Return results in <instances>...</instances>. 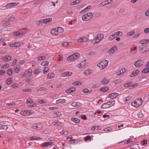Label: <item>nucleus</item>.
<instances>
[{
	"mask_svg": "<svg viewBox=\"0 0 149 149\" xmlns=\"http://www.w3.org/2000/svg\"><path fill=\"white\" fill-rule=\"evenodd\" d=\"M20 114L21 115L24 116H27L26 110H25L22 111L20 112Z\"/></svg>",
	"mask_w": 149,
	"mask_h": 149,
	"instance_id": "nucleus-55",
	"label": "nucleus"
},
{
	"mask_svg": "<svg viewBox=\"0 0 149 149\" xmlns=\"http://www.w3.org/2000/svg\"><path fill=\"white\" fill-rule=\"evenodd\" d=\"M72 73L71 72L67 71L63 72L61 75V76L62 77H69L72 75Z\"/></svg>",
	"mask_w": 149,
	"mask_h": 149,
	"instance_id": "nucleus-13",
	"label": "nucleus"
},
{
	"mask_svg": "<svg viewBox=\"0 0 149 149\" xmlns=\"http://www.w3.org/2000/svg\"><path fill=\"white\" fill-rule=\"evenodd\" d=\"M86 14L87 17H89L92 18L93 17V14L91 12L88 13H86Z\"/></svg>",
	"mask_w": 149,
	"mask_h": 149,
	"instance_id": "nucleus-60",
	"label": "nucleus"
},
{
	"mask_svg": "<svg viewBox=\"0 0 149 149\" xmlns=\"http://www.w3.org/2000/svg\"><path fill=\"white\" fill-rule=\"evenodd\" d=\"M81 0H77L71 2L70 3V5L71 6H73L74 5L77 4L81 3Z\"/></svg>",
	"mask_w": 149,
	"mask_h": 149,
	"instance_id": "nucleus-25",
	"label": "nucleus"
},
{
	"mask_svg": "<svg viewBox=\"0 0 149 149\" xmlns=\"http://www.w3.org/2000/svg\"><path fill=\"white\" fill-rule=\"evenodd\" d=\"M36 129L38 130H40L42 129L43 126L42 124H39L38 125H36Z\"/></svg>",
	"mask_w": 149,
	"mask_h": 149,
	"instance_id": "nucleus-48",
	"label": "nucleus"
},
{
	"mask_svg": "<svg viewBox=\"0 0 149 149\" xmlns=\"http://www.w3.org/2000/svg\"><path fill=\"white\" fill-rule=\"evenodd\" d=\"M82 84L81 83V81H76L72 83V85L74 86H78L79 85H81Z\"/></svg>",
	"mask_w": 149,
	"mask_h": 149,
	"instance_id": "nucleus-45",
	"label": "nucleus"
},
{
	"mask_svg": "<svg viewBox=\"0 0 149 149\" xmlns=\"http://www.w3.org/2000/svg\"><path fill=\"white\" fill-rule=\"evenodd\" d=\"M117 46L115 45L110 49L108 52V53L109 54H111L115 52L117 49Z\"/></svg>",
	"mask_w": 149,
	"mask_h": 149,
	"instance_id": "nucleus-10",
	"label": "nucleus"
},
{
	"mask_svg": "<svg viewBox=\"0 0 149 149\" xmlns=\"http://www.w3.org/2000/svg\"><path fill=\"white\" fill-rule=\"evenodd\" d=\"M149 42V39H143L141 40L139 42V43L141 45H143L146 44Z\"/></svg>",
	"mask_w": 149,
	"mask_h": 149,
	"instance_id": "nucleus-21",
	"label": "nucleus"
},
{
	"mask_svg": "<svg viewBox=\"0 0 149 149\" xmlns=\"http://www.w3.org/2000/svg\"><path fill=\"white\" fill-rule=\"evenodd\" d=\"M7 74L10 75H11L13 74V71L12 69H10L8 70Z\"/></svg>",
	"mask_w": 149,
	"mask_h": 149,
	"instance_id": "nucleus-56",
	"label": "nucleus"
},
{
	"mask_svg": "<svg viewBox=\"0 0 149 149\" xmlns=\"http://www.w3.org/2000/svg\"><path fill=\"white\" fill-rule=\"evenodd\" d=\"M46 88L44 87H41L37 90V91H46Z\"/></svg>",
	"mask_w": 149,
	"mask_h": 149,
	"instance_id": "nucleus-57",
	"label": "nucleus"
},
{
	"mask_svg": "<svg viewBox=\"0 0 149 149\" xmlns=\"http://www.w3.org/2000/svg\"><path fill=\"white\" fill-rule=\"evenodd\" d=\"M142 104V100L141 99L137 100L131 103V105L136 108L140 106Z\"/></svg>",
	"mask_w": 149,
	"mask_h": 149,
	"instance_id": "nucleus-4",
	"label": "nucleus"
},
{
	"mask_svg": "<svg viewBox=\"0 0 149 149\" xmlns=\"http://www.w3.org/2000/svg\"><path fill=\"white\" fill-rule=\"evenodd\" d=\"M91 5L89 6H87L86 8H84V9L82 10V11H81L80 12V13H82L85 12L86 11V10H89V9H90L91 8Z\"/></svg>",
	"mask_w": 149,
	"mask_h": 149,
	"instance_id": "nucleus-38",
	"label": "nucleus"
},
{
	"mask_svg": "<svg viewBox=\"0 0 149 149\" xmlns=\"http://www.w3.org/2000/svg\"><path fill=\"white\" fill-rule=\"evenodd\" d=\"M109 90V88L107 87H104L101 88L100 91L101 92H107Z\"/></svg>",
	"mask_w": 149,
	"mask_h": 149,
	"instance_id": "nucleus-32",
	"label": "nucleus"
},
{
	"mask_svg": "<svg viewBox=\"0 0 149 149\" xmlns=\"http://www.w3.org/2000/svg\"><path fill=\"white\" fill-rule=\"evenodd\" d=\"M104 3V1L101 2V3L99 4L98 5V8H100V7H103V6H105V3Z\"/></svg>",
	"mask_w": 149,
	"mask_h": 149,
	"instance_id": "nucleus-58",
	"label": "nucleus"
},
{
	"mask_svg": "<svg viewBox=\"0 0 149 149\" xmlns=\"http://www.w3.org/2000/svg\"><path fill=\"white\" fill-rule=\"evenodd\" d=\"M58 30L57 28L53 29L51 31V33L53 35H57L59 34Z\"/></svg>",
	"mask_w": 149,
	"mask_h": 149,
	"instance_id": "nucleus-14",
	"label": "nucleus"
},
{
	"mask_svg": "<svg viewBox=\"0 0 149 149\" xmlns=\"http://www.w3.org/2000/svg\"><path fill=\"white\" fill-rule=\"evenodd\" d=\"M11 56H7L3 57L2 60L3 61H6L7 62L11 60Z\"/></svg>",
	"mask_w": 149,
	"mask_h": 149,
	"instance_id": "nucleus-17",
	"label": "nucleus"
},
{
	"mask_svg": "<svg viewBox=\"0 0 149 149\" xmlns=\"http://www.w3.org/2000/svg\"><path fill=\"white\" fill-rule=\"evenodd\" d=\"M132 148L134 149H140V147H139V145L138 144H135L133 145L132 146Z\"/></svg>",
	"mask_w": 149,
	"mask_h": 149,
	"instance_id": "nucleus-43",
	"label": "nucleus"
},
{
	"mask_svg": "<svg viewBox=\"0 0 149 149\" xmlns=\"http://www.w3.org/2000/svg\"><path fill=\"white\" fill-rule=\"evenodd\" d=\"M42 0H35L33 3V5H37L41 2Z\"/></svg>",
	"mask_w": 149,
	"mask_h": 149,
	"instance_id": "nucleus-52",
	"label": "nucleus"
},
{
	"mask_svg": "<svg viewBox=\"0 0 149 149\" xmlns=\"http://www.w3.org/2000/svg\"><path fill=\"white\" fill-rule=\"evenodd\" d=\"M9 21H13V22H15L17 21V19H16L15 17H13L12 16L10 17V18H9Z\"/></svg>",
	"mask_w": 149,
	"mask_h": 149,
	"instance_id": "nucleus-40",
	"label": "nucleus"
},
{
	"mask_svg": "<svg viewBox=\"0 0 149 149\" xmlns=\"http://www.w3.org/2000/svg\"><path fill=\"white\" fill-rule=\"evenodd\" d=\"M54 74L53 73H49L47 76V78L48 79H51L54 77Z\"/></svg>",
	"mask_w": 149,
	"mask_h": 149,
	"instance_id": "nucleus-39",
	"label": "nucleus"
},
{
	"mask_svg": "<svg viewBox=\"0 0 149 149\" xmlns=\"http://www.w3.org/2000/svg\"><path fill=\"white\" fill-rule=\"evenodd\" d=\"M52 18H49L43 19L44 24H47L49 23L52 20Z\"/></svg>",
	"mask_w": 149,
	"mask_h": 149,
	"instance_id": "nucleus-22",
	"label": "nucleus"
},
{
	"mask_svg": "<svg viewBox=\"0 0 149 149\" xmlns=\"http://www.w3.org/2000/svg\"><path fill=\"white\" fill-rule=\"evenodd\" d=\"M14 72L16 73H19L21 70L20 66L19 65H17V66L14 68Z\"/></svg>",
	"mask_w": 149,
	"mask_h": 149,
	"instance_id": "nucleus-19",
	"label": "nucleus"
},
{
	"mask_svg": "<svg viewBox=\"0 0 149 149\" xmlns=\"http://www.w3.org/2000/svg\"><path fill=\"white\" fill-rule=\"evenodd\" d=\"M40 138L36 137L35 136H33L31 137L30 139L33 140H38L40 139Z\"/></svg>",
	"mask_w": 149,
	"mask_h": 149,
	"instance_id": "nucleus-51",
	"label": "nucleus"
},
{
	"mask_svg": "<svg viewBox=\"0 0 149 149\" xmlns=\"http://www.w3.org/2000/svg\"><path fill=\"white\" fill-rule=\"evenodd\" d=\"M27 116L31 115L34 113V111L31 110H26Z\"/></svg>",
	"mask_w": 149,
	"mask_h": 149,
	"instance_id": "nucleus-36",
	"label": "nucleus"
},
{
	"mask_svg": "<svg viewBox=\"0 0 149 149\" xmlns=\"http://www.w3.org/2000/svg\"><path fill=\"white\" fill-rule=\"evenodd\" d=\"M62 123L58 120H56L52 123V124L54 125L59 126Z\"/></svg>",
	"mask_w": 149,
	"mask_h": 149,
	"instance_id": "nucleus-23",
	"label": "nucleus"
},
{
	"mask_svg": "<svg viewBox=\"0 0 149 149\" xmlns=\"http://www.w3.org/2000/svg\"><path fill=\"white\" fill-rule=\"evenodd\" d=\"M82 105L81 103L79 102H73L71 104V105L74 107L78 106H81Z\"/></svg>",
	"mask_w": 149,
	"mask_h": 149,
	"instance_id": "nucleus-24",
	"label": "nucleus"
},
{
	"mask_svg": "<svg viewBox=\"0 0 149 149\" xmlns=\"http://www.w3.org/2000/svg\"><path fill=\"white\" fill-rule=\"evenodd\" d=\"M19 4V3H10L7 4L6 6H3V8H9L13 6H15Z\"/></svg>",
	"mask_w": 149,
	"mask_h": 149,
	"instance_id": "nucleus-7",
	"label": "nucleus"
},
{
	"mask_svg": "<svg viewBox=\"0 0 149 149\" xmlns=\"http://www.w3.org/2000/svg\"><path fill=\"white\" fill-rule=\"evenodd\" d=\"M112 1V0H107L104 1L105 6L109 5L110 3Z\"/></svg>",
	"mask_w": 149,
	"mask_h": 149,
	"instance_id": "nucleus-53",
	"label": "nucleus"
},
{
	"mask_svg": "<svg viewBox=\"0 0 149 149\" xmlns=\"http://www.w3.org/2000/svg\"><path fill=\"white\" fill-rule=\"evenodd\" d=\"M86 63H84V61H82L80 64V66H79V68H81L84 67Z\"/></svg>",
	"mask_w": 149,
	"mask_h": 149,
	"instance_id": "nucleus-63",
	"label": "nucleus"
},
{
	"mask_svg": "<svg viewBox=\"0 0 149 149\" xmlns=\"http://www.w3.org/2000/svg\"><path fill=\"white\" fill-rule=\"evenodd\" d=\"M149 72V66L143 69L142 72L143 73H147Z\"/></svg>",
	"mask_w": 149,
	"mask_h": 149,
	"instance_id": "nucleus-37",
	"label": "nucleus"
},
{
	"mask_svg": "<svg viewBox=\"0 0 149 149\" xmlns=\"http://www.w3.org/2000/svg\"><path fill=\"white\" fill-rule=\"evenodd\" d=\"M144 63L145 62L143 60H139L135 62L134 65L136 67H141Z\"/></svg>",
	"mask_w": 149,
	"mask_h": 149,
	"instance_id": "nucleus-6",
	"label": "nucleus"
},
{
	"mask_svg": "<svg viewBox=\"0 0 149 149\" xmlns=\"http://www.w3.org/2000/svg\"><path fill=\"white\" fill-rule=\"evenodd\" d=\"M79 56V54L78 53H75L69 56L67 58V60L69 62H71L75 60Z\"/></svg>",
	"mask_w": 149,
	"mask_h": 149,
	"instance_id": "nucleus-3",
	"label": "nucleus"
},
{
	"mask_svg": "<svg viewBox=\"0 0 149 149\" xmlns=\"http://www.w3.org/2000/svg\"><path fill=\"white\" fill-rule=\"evenodd\" d=\"M40 73V70L38 69L35 70L33 72V73L34 74H38Z\"/></svg>",
	"mask_w": 149,
	"mask_h": 149,
	"instance_id": "nucleus-49",
	"label": "nucleus"
},
{
	"mask_svg": "<svg viewBox=\"0 0 149 149\" xmlns=\"http://www.w3.org/2000/svg\"><path fill=\"white\" fill-rule=\"evenodd\" d=\"M61 113L60 112H57L53 113L52 116L55 117H58L61 115Z\"/></svg>",
	"mask_w": 149,
	"mask_h": 149,
	"instance_id": "nucleus-29",
	"label": "nucleus"
},
{
	"mask_svg": "<svg viewBox=\"0 0 149 149\" xmlns=\"http://www.w3.org/2000/svg\"><path fill=\"white\" fill-rule=\"evenodd\" d=\"M66 101V100L65 99H59L58 100H57L56 102V103L57 104L59 103H61L62 102H65Z\"/></svg>",
	"mask_w": 149,
	"mask_h": 149,
	"instance_id": "nucleus-44",
	"label": "nucleus"
},
{
	"mask_svg": "<svg viewBox=\"0 0 149 149\" xmlns=\"http://www.w3.org/2000/svg\"><path fill=\"white\" fill-rule=\"evenodd\" d=\"M104 37V35L103 34H99L95 37V39L98 42L103 38Z\"/></svg>",
	"mask_w": 149,
	"mask_h": 149,
	"instance_id": "nucleus-8",
	"label": "nucleus"
},
{
	"mask_svg": "<svg viewBox=\"0 0 149 149\" xmlns=\"http://www.w3.org/2000/svg\"><path fill=\"white\" fill-rule=\"evenodd\" d=\"M92 91L91 90H89L87 88H85L83 89L82 92L84 93H90Z\"/></svg>",
	"mask_w": 149,
	"mask_h": 149,
	"instance_id": "nucleus-42",
	"label": "nucleus"
},
{
	"mask_svg": "<svg viewBox=\"0 0 149 149\" xmlns=\"http://www.w3.org/2000/svg\"><path fill=\"white\" fill-rule=\"evenodd\" d=\"M76 90V88L74 87L67 89L65 90V92L67 93H70L72 92L75 91Z\"/></svg>",
	"mask_w": 149,
	"mask_h": 149,
	"instance_id": "nucleus-20",
	"label": "nucleus"
},
{
	"mask_svg": "<svg viewBox=\"0 0 149 149\" xmlns=\"http://www.w3.org/2000/svg\"><path fill=\"white\" fill-rule=\"evenodd\" d=\"M27 72V76H25L26 75H22L21 76V77L22 78H23L24 77H30L32 75V70L31 69H29L27 70H26Z\"/></svg>",
	"mask_w": 149,
	"mask_h": 149,
	"instance_id": "nucleus-9",
	"label": "nucleus"
},
{
	"mask_svg": "<svg viewBox=\"0 0 149 149\" xmlns=\"http://www.w3.org/2000/svg\"><path fill=\"white\" fill-rule=\"evenodd\" d=\"M72 121L76 123H78L80 122V120L78 119L77 118H75L73 117L71 119Z\"/></svg>",
	"mask_w": 149,
	"mask_h": 149,
	"instance_id": "nucleus-27",
	"label": "nucleus"
},
{
	"mask_svg": "<svg viewBox=\"0 0 149 149\" xmlns=\"http://www.w3.org/2000/svg\"><path fill=\"white\" fill-rule=\"evenodd\" d=\"M91 70L90 69H88L85 70L84 72V74L85 75L87 76L91 74Z\"/></svg>",
	"mask_w": 149,
	"mask_h": 149,
	"instance_id": "nucleus-28",
	"label": "nucleus"
},
{
	"mask_svg": "<svg viewBox=\"0 0 149 149\" xmlns=\"http://www.w3.org/2000/svg\"><path fill=\"white\" fill-rule=\"evenodd\" d=\"M2 24L3 26L5 27H6L8 26L10 22L9 21H3L2 22Z\"/></svg>",
	"mask_w": 149,
	"mask_h": 149,
	"instance_id": "nucleus-41",
	"label": "nucleus"
},
{
	"mask_svg": "<svg viewBox=\"0 0 149 149\" xmlns=\"http://www.w3.org/2000/svg\"><path fill=\"white\" fill-rule=\"evenodd\" d=\"M58 30L59 33H61L63 32L64 29L61 27H58L57 28Z\"/></svg>",
	"mask_w": 149,
	"mask_h": 149,
	"instance_id": "nucleus-46",
	"label": "nucleus"
},
{
	"mask_svg": "<svg viewBox=\"0 0 149 149\" xmlns=\"http://www.w3.org/2000/svg\"><path fill=\"white\" fill-rule=\"evenodd\" d=\"M49 64V62L48 61H45L42 62L41 63V65L45 66L46 65H48Z\"/></svg>",
	"mask_w": 149,
	"mask_h": 149,
	"instance_id": "nucleus-54",
	"label": "nucleus"
},
{
	"mask_svg": "<svg viewBox=\"0 0 149 149\" xmlns=\"http://www.w3.org/2000/svg\"><path fill=\"white\" fill-rule=\"evenodd\" d=\"M88 40L87 38L85 37H84L80 38L78 40V42H86Z\"/></svg>",
	"mask_w": 149,
	"mask_h": 149,
	"instance_id": "nucleus-18",
	"label": "nucleus"
},
{
	"mask_svg": "<svg viewBox=\"0 0 149 149\" xmlns=\"http://www.w3.org/2000/svg\"><path fill=\"white\" fill-rule=\"evenodd\" d=\"M8 126L6 125H3L0 126V130H6L8 128Z\"/></svg>",
	"mask_w": 149,
	"mask_h": 149,
	"instance_id": "nucleus-35",
	"label": "nucleus"
},
{
	"mask_svg": "<svg viewBox=\"0 0 149 149\" xmlns=\"http://www.w3.org/2000/svg\"><path fill=\"white\" fill-rule=\"evenodd\" d=\"M69 45V43L68 42H65L62 43V46L64 47H68Z\"/></svg>",
	"mask_w": 149,
	"mask_h": 149,
	"instance_id": "nucleus-47",
	"label": "nucleus"
},
{
	"mask_svg": "<svg viewBox=\"0 0 149 149\" xmlns=\"http://www.w3.org/2000/svg\"><path fill=\"white\" fill-rule=\"evenodd\" d=\"M33 100L30 98H29L28 99H27L26 100V103L27 104H28L29 103H30V104H32L33 103Z\"/></svg>",
	"mask_w": 149,
	"mask_h": 149,
	"instance_id": "nucleus-64",
	"label": "nucleus"
},
{
	"mask_svg": "<svg viewBox=\"0 0 149 149\" xmlns=\"http://www.w3.org/2000/svg\"><path fill=\"white\" fill-rule=\"evenodd\" d=\"M51 144L50 143L47 142L44 143L42 144L41 145V146L42 147H45L48 146H50Z\"/></svg>",
	"mask_w": 149,
	"mask_h": 149,
	"instance_id": "nucleus-31",
	"label": "nucleus"
},
{
	"mask_svg": "<svg viewBox=\"0 0 149 149\" xmlns=\"http://www.w3.org/2000/svg\"><path fill=\"white\" fill-rule=\"evenodd\" d=\"M49 69L47 67H46L43 70V72L44 74H46L49 71Z\"/></svg>",
	"mask_w": 149,
	"mask_h": 149,
	"instance_id": "nucleus-61",
	"label": "nucleus"
},
{
	"mask_svg": "<svg viewBox=\"0 0 149 149\" xmlns=\"http://www.w3.org/2000/svg\"><path fill=\"white\" fill-rule=\"evenodd\" d=\"M118 95V94L116 93H113L109 95L108 97L111 99H113Z\"/></svg>",
	"mask_w": 149,
	"mask_h": 149,
	"instance_id": "nucleus-12",
	"label": "nucleus"
},
{
	"mask_svg": "<svg viewBox=\"0 0 149 149\" xmlns=\"http://www.w3.org/2000/svg\"><path fill=\"white\" fill-rule=\"evenodd\" d=\"M116 74L118 76H120L122 74H123V71H121V70H120V71L116 72Z\"/></svg>",
	"mask_w": 149,
	"mask_h": 149,
	"instance_id": "nucleus-62",
	"label": "nucleus"
},
{
	"mask_svg": "<svg viewBox=\"0 0 149 149\" xmlns=\"http://www.w3.org/2000/svg\"><path fill=\"white\" fill-rule=\"evenodd\" d=\"M149 51V46H146L145 47L143 46L139 47V52L141 54H143Z\"/></svg>",
	"mask_w": 149,
	"mask_h": 149,
	"instance_id": "nucleus-5",
	"label": "nucleus"
},
{
	"mask_svg": "<svg viewBox=\"0 0 149 149\" xmlns=\"http://www.w3.org/2000/svg\"><path fill=\"white\" fill-rule=\"evenodd\" d=\"M116 37V36L115 35L114 33L112 34L111 35L109 38V40H112L115 38Z\"/></svg>",
	"mask_w": 149,
	"mask_h": 149,
	"instance_id": "nucleus-34",
	"label": "nucleus"
},
{
	"mask_svg": "<svg viewBox=\"0 0 149 149\" xmlns=\"http://www.w3.org/2000/svg\"><path fill=\"white\" fill-rule=\"evenodd\" d=\"M112 130V128L109 127L104 129V131L106 132H109Z\"/></svg>",
	"mask_w": 149,
	"mask_h": 149,
	"instance_id": "nucleus-59",
	"label": "nucleus"
},
{
	"mask_svg": "<svg viewBox=\"0 0 149 149\" xmlns=\"http://www.w3.org/2000/svg\"><path fill=\"white\" fill-rule=\"evenodd\" d=\"M115 101L113 100L112 101H109L107 103L103 104L101 106L102 109H105L108 108L113 105L114 104Z\"/></svg>",
	"mask_w": 149,
	"mask_h": 149,
	"instance_id": "nucleus-2",
	"label": "nucleus"
},
{
	"mask_svg": "<svg viewBox=\"0 0 149 149\" xmlns=\"http://www.w3.org/2000/svg\"><path fill=\"white\" fill-rule=\"evenodd\" d=\"M108 63L109 61L106 59H105L101 61L97 64V66L100 69L102 70L107 66Z\"/></svg>",
	"mask_w": 149,
	"mask_h": 149,
	"instance_id": "nucleus-1",
	"label": "nucleus"
},
{
	"mask_svg": "<svg viewBox=\"0 0 149 149\" xmlns=\"http://www.w3.org/2000/svg\"><path fill=\"white\" fill-rule=\"evenodd\" d=\"M13 81V79L12 77L8 78L6 80V83L8 85L11 84Z\"/></svg>",
	"mask_w": 149,
	"mask_h": 149,
	"instance_id": "nucleus-26",
	"label": "nucleus"
},
{
	"mask_svg": "<svg viewBox=\"0 0 149 149\" xmlns=\"http://www.w3.org/2000/svg\"><path fill=\"white\" fill-rule=\"evenodd\" d=\"M15 104V103L14 102H13L11 103H7L6 104V106L8 107L10 106H14Z\"/></svg>",
	"mask_w": 149,
	"mask_h": 149,
	"instance_id": "nucleus-50",
	"label": "nucleus"
},
{
	"mask_svg": "<svg viewBox=\"0 0 149 149\" xmlns=\"http://www.w3.org/2000/svg\"><path fill=\"white\" fill-rule=\"evenodd\" d=\"M132 82H128L124 84V86L125 87H128L129 89L133 88V84Z\"/></svg>",
	"mask_w": 149,
	"mask_h": 149,
	"instance_id": "nucleus-16",
	"label": "nucleus"
},
{
	"mask_svg": "<svg viewBox=\"0 0 149 149\" xmlns=\"http://www.w3.org/2000/svg\"><path fill=\"white\" fill-rule=\"evenodd\" d=\"M82 19L84 21H86L89 20L90 18H88L86 14L83 15L82 16Z\"/></svg>",
	"mask_w": 149,
	"mask_h": 149,
	"instance_id": "nucleus-33",
	"label": "nucleus"
},
{
	"mask_svg": "<svg viewBox=\"0 0 149 149\" xmlns=\"http://www.w3.org/2000/svg\"><path fill=\"white\" fill-rule=\"evenodd\" d=\"M140 71L138 70H136L133 71L132 73L130 75L131 77L136 76L139 73Z\"/></svg>",
	"mask_w": 149,
	"mask_h": 149,
	"instance_id": "nucleus-15",
	"label": "nucleus"
},
{
	"mask_svg": "<svg viewBox=\"0 0 149 149\" xmlns=\"http://www.w3.org/2000/svg\"><path fill=\"white\" fill-rule=\"evenodd\" d=\"M109 81V79L105 78L103 79L100 82V84L102 85H106L107 84Z\"/></svg>",
	"mask_w": 149,
	"mask_h": 149,
	"instance_id": "nucleus-11",
	"label": "nucleus"
},
{
	"mask_svg": "<svg viewBox=\"0 0 149 149\" xmlns=\"http://www.w3.org/2000/svg\"><path fill=\"white\" fill-rule=\"evenodd\" d=\"M44 23L43 19H41L37 20L36 22V24L37 26H39L40 24H42Z\"/></svg>",
	"mask_w": 149,
	"mask_h": 149,
	"instance_id": "nucleus-30",
	"label": "nucleus"
}]
</instances>
